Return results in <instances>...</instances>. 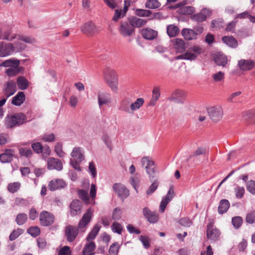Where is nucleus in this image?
Returning a JSON list of instances; mask_svg holds the SVG:
<instances>
[{
	"label": "nucleus",
	"instance_id": "nucleus-48",
	"mask_svg": "<svg viewBox=\"0 0 255 255\" xmlns=\"http://www.w3.org/2000/svg\"><path fill=\"white\" fill-rule=\"evenodd\" d=\"M120 246L117 242H115L111 245L109 253L110 255H117L119 252Z\"/></svg>",
	"mask_w": 255,
	"mask_h": 255
},
{
	"label": "nucleus",
	"instance_id": "nucleus-12",
	"mask_svg": "<svg viewBox=\"0 0 255 255\" xmlns=\"http://www.w3.org/2000/svg\"><path fill=\"white\" fill-rule=\"evenodd\" d=\"M186 97V93L181 90L173 91L168 99L176 103H183Z\"/></svg>",
	"mask_w": 255,
	"mask_h": 255
},
{
	"label": "nucleus",
	"instance_id": "nucleus-45",
	"mask_svg": "<svg viewBox=\"0 0 255 255\" xmlns=\"http://www.w3.org/2000/svg\"><path fill=\"white\" fill-rule=\"evenodd\" d=\"M19 152L20 155L25 156L27 158L30 157L33 154L32 150L26 147H20L19 149Z\"/></svg>",
	"mask_w": 255,
	"mask_h": 255
},
{
	"label": "nucleus",
	"instance_id": "nucleus-2",
	"mask_svg": "<svg viewBox=\"0 0 255 255\" xmlns=\"http://www.w3.org/2000/svg\"><path fill=\"white\" fill-rule=\"evenodd\" d=\"M143 104V99L138 98L132 102L129 98H125L121 102L120 109L128 114H133L134 111L139 109Z\"/></svg>",
	"mask_w": 255,
	"mask_h": 255
},
{
	"label": "nucleus",
	"instance_id": "nucleus-41",
	"mask_svg": "<svg viewBox=\"0 0 255 255\" xmlns=\"http://www.w3.org/2000/svg\"><path fill=\"white\" fill-rule=\"evenodd\" d=\"M27 220V216L25 213H19L16 216L15 222L17 225H23Z\"/></svg>",
	"mask_w": 255,
	"mask_h": 255
},
{
	"label": "nucleus",
	"instance_id": "nucleus-46",
	"mask_svg": "<svg viewBox=\"0 0 255 255\" xmlns=\"http://www.w3.org/2000/svg\"><path fill=\"white\" fill-rule=\"evenodd\" d=\"M245 190L244 187L237 186L234 188V192L237 198L241 199L243 197L245 194Z\"/></svg>",
	"mask_w": 255,
	"mask_h": 255
},
{
	"label": "nucleus",
	"instance_id": "nucleus-61",
	"mask_svg": "<svg viewBox=\"0 0 255 255\" xmlns=\"http://www.w3.org/2000/svg\"><path fill=\"white\" fill-rule=\"evenodd\" d=\"M22 233V230L18 229L16 230H14L9 236V240L13 241L16 239L19 235Z\"/></svg>",
	"mask_w": 255,
	"mask_h": 255
},
{
	"label": "nucleus",
	"instance_id": "nucleus-53",
	"mask_svg": "<svg viewBox=\"0 0 255 255\" xmlns=\"http://www.w3.org/2000/svg\"><path fill=\"white\" fill-rule=\"evenodd\" d=\"M111 228L114 232L117 233L118 234H121L123 227L120 223L116 222H114Z\"/></svg>",
	"mask_w": 255,
	"mask_h": 255
},
{
	"label": "nucleus",
	"instance_id": "nucleus-23",
	"mask_svg": "<svg viewBox=\"0 0 255 255\" xmlns=\"http://www.w3.org/2000/svg\"><path fill=\"white\" fill-rule=\"evenodd\" d=\"M144 216L150 223H155L159 219L158 215L156 212L151 211L145 208H144Z\"/></svg>",
	"mask_w": 255,
	"mask_h": 255
},
{
	"label": "nucleus",
	"instance_id": "nucleus-20",
	"mask_svg": "<svg viewBox=\"0 0 255 255\" xmlns=\"http://www.w3.org/2000/svg\"><path fill=\"white\" fill-rule=\"evenodd\" d=\"M43 78L47 85L55 83L57 81L56 73L52 70H48L46 71Z\"/></svg>",
	"mask_w": 255,
	"mask_h": 255
},
{
	"label": "nucleus",
	"instance_id": "nucleus-18",
	"mask_svg": "<svg viewBox=\"0 0 255 255\" xmlns=\"http://www.w3.org/2000/svg\"><path fill=\"white\" fill-rule=\"evenodd\" d=\"M71 156L72 158L70 160H75L76 162H82L84 159L83 149L80 147L73 148Z\"/></svg>",
	"mask_w": 255,
	"mask_h": 255
},
{
	"label": "nucleus",
	"instance_id": "nucleus-31",
	"mask_svg": "<svg viewBox=\"0 0 255 255\" xmlns=\"http://www.w3.org/2000/svg\"><path fill=\"white\" fill-rule=\"evenodd\" d=\"M96 248L95 244L93 242H90L86 244L83 250V255H94V253H92Z\"/></svg>",
	"mask_w": 255,
	"mask_h": 255
},
{
	"label": "nucleus",
	"instance_id": "nucleus-5",
	"mask_svg": "<svg viewBox=\"0 0 255 255\" xmlns=\"http://www.w3.org/2000/svg\"><path fill=\"white\" fill-rule=\"evenodd\" d=\"M144 169L147 174L149 180H152L156 177V165L151 157L144 156Z\"/></svg>",
	"mask_w": 255,
	"mask_h": 255
},
{
	"label": "nucleus",
	"instance_id": "nucleus-16",
	"mask_svg": "<svg viewBox=\"0 0 255 255\" xmlns=\"http://www.w3.org/2000/svg\"><path fill=\"white\" fill-rule=\"evenodd\" d=\"M213 223H210L207 226V238L212 241H216L220 235V231L217 229L213 228Z\"/></svg>",
	"mask_w": 255,
	"mask_h": 255
},
{
	"label": "nucleus",
	"instance_id": "nucleus-22",
	"mask_svg": "<svg viewBox=\"0 0 255 255\" xmlns=\"http://www.w3.org/2000/svg\"><path fill=\"white\" fill-rule=\"evenodd\" d=\"M14 155V151L10 149H6L3 153L0 155V161L2 163L11 162Z\"/></svg>",
	"mask_w": 255,
	"mask_h": 255
},
{
	"label": "nucleus",
	"instance_id": "nucleus-56",
	"mask_svg": "<svg viewBox=\"0 0 255 255\" xmlns=\"http://www.w3.org/2000/svg\"><path fill=\"white\" fill-rule=\"evenodd\" d=\"M242 222V218L240 217H233L232 220V224L236 228H239L241 226Z\"/></svg>",
	"mask_w": 255,
	"mask_h": 255
},
{
	"label": "nucleus",
	"instance_id": "nucleus-24",
	"mask_svg": "<svg viewBox=\"0 0 255 255\" xmlns=\"http://www.w3.org/2000/svg\"><path fill=\"white\" fill-rule=\"evenodd\" d=\"M214 60L217 65L225 66L227 63L228 60L226 56L221 53H217L214 56Z\"/></svg>",
	"mask_w": 255,
	"mask_h": 255
},
{
	"label": "nucleus",
	"instance_id": "nucleus-13",
	"mask_svg": "<svg viewBox=\"0 0 255 255\" xmlns=\"http://www.w3.org/2000/svg\"><path fill=\"white\" fill-rule=\"evenodd\" d=\"M119 30L120 34L123 36L125 37L130 36L133 32L134 28L129 22L123 21L121 23Z\"/></svg>",
	"mask_w": 255,
	"mask_h": 255
},
{
	"label": "nucleus",
	"instance_id": "nucleus-37",
	"mask_svg": "<svg viewBox=\"0 0 255 255\" xmlns=\"http://www.w3.org/2000/svg\"><path fill=\"white\" fill-rule=\"evenodd\" d=\"M150 181L152 182V184L146 191V194L147 195L152 194L156 190L158 186V182L157 177H154L152 180H150Z\"/></svg>",
	"mask_w": 255,
	"mask_h": 255
},
{
	"label": "nucleus",
	"instance_id": "nucleus-47",
	"mask_svg": "<svg viewBox=\"0 0 255 255\" xmlns=\"http://www.w3.org/2000/svg\"><path fill=\"white\" fill-rule=\"evenodd\" d=\"M146 7L151 9L157 8L160 6V3L157 0H149L145 4Z\"/></svg>",
	"mask_w": 255,
	"mask_h": 255
},
{
	"label": "nucleus",
	"instance_id": "nucleus-54",
	"mask_svg": "<svg viewBox=\"0 0 255 255\" xmlns=\"http://www.w3.org/2000/svg\"><path fill=\"white\" fill-rule=\"evenodd\" d=\"M247 190L251 194L255 195V181L250 180L247 184Z\"/></svg>",
	"mask_w": 255,
	"mask_h": 255
},
{
	"label": "nucleus",
	"instance_id": "nucleus-60",
	"mask_svg": "<svg viewBox=\"0 0 255 255\" xmlns=\"http://www.w3.org/2000/svg\"><path fill=\"white\" fill-rule=\"evenodd\" d=\"M122 213L119 208H115L113 212L112 219L114 220H119L121 218Z\"/></svg>",
	"mask_w": 255,
	"mask_h": 255
},
{
	"label": "nucleus",
	"instance_id": "nucleus-55",
	"mask_svg": "<svg viewBox=\"0 0 255 255\" xmlns=\"http://www.w3.org/2000/svg\"><path fill=\"white\" fill-rule=\"evenodd\" d=\"M31 147L35 152L36 153H40L42 152V145L39 142H37L31 144Z\"/></svg>",
	"mask_w": 255,
	"mask_h": 255
},
{
	"label": "nucleus",
	"instance_id": "nucleus-32",
	"mask_svg": "<svg viewBox=\"0 0 255 255\" xmlns=\"http://www.w3.org/2000/svg\"><path fill=\"white\" fill-rule=\"evenodd\" d=\"M17 84L19 89L24 90L29 86V81L23 76H19L17 79Z\"/></svg>",
	"mask_w": 255,
	"mask_h": 255
},
{
	"label": "nucleus",
	"instance_id": "nucleus-17",
	"mask_svg": "<svg viewBox=\"0 0 255 255\" xmlns=\"http://www.w3.org/2000/svg\"><path fill=\"white\" fill-rule=\"evenodd\" d=\"M47 168L49 170L56 169L60 171L63 168V165L58 159L49 157L47 159Z\"/></svg>",
	"mask_w": 255,
	"mask_h": 255
},
{
	"label": "nucleus",
	"instance_id": "nucleus-40",
	"mask_svg": "<svg viewBox=\"0 0 255 255\" xmlns=\"http://www.w3.org/2000/svg\"><path fill=\"white\" fill-rule=\"evenodd\" d=\"M157 31L152 29H144V39L152 40L154 39L157 36Z\"/></svg>",
	"mask_w": 255,
	"mask_h": 255
},
{
	"label": "nucleus",
	"instance_id": "nucleus-7",
	"mask_svg": "<svg viewBox=\"0 0 255 255\" xmlns=\"http://www.w3.org/2000/svg\"><path fill=\"white\" fill-rule=\"evenodd\" d=\"M15 52L14 44L10 42L0 41V57H5Z\"/></svg>",
	"mask_w": 255,
	"mask_h": 255
},
{
	"label": "nucleus",
	"instance_id": "nucleus-59",
	"mask_svg": "<svg viewBox=\"0 0 255 255\" xmlns=\"http://www.w3.org/2000/svg\"><path fill=\"white\" fill-rule=\"evenodd\" d=\"M211 25L212 27H222L224 25L223 20L222 18L214 19L212 20Z\"/></svg>",
	"mask_w": 255,
	"mask_h": 255
},
{
	"label": "nucleus",
	"instance_id": "nucleus-63",
	"mask_svg": "<svg viewBox=\"0 0 255 255\" xmlns=\"http://www.w3.org/2000/svg\"><path fill=\"white\" fill-rule=\"evenodd\" d=\"M58 255H71L70 248L68 246H64L58 252Z\"/></svg>",
	"mask_w": 255,
	"mask_h": 255
},
{
	"label": "nucleus",
	"instance_id": "nucleus-8",
	"mask_svg": "<svg viewBox=\"0 0 255 255\" xmlns=\"http://www.w3.org/2000/svg\"><path fill=\"white\" fill-rule=\"evenodd\" d=\"M208 113L211 119L214 122L219 121L223 116V111L222 108L220 106L209 108Z\"/></svg>",
	"mask_w": 255,
	"mask_h": 255
},
{
	"label": "nucleus",
	"instance_id": "nucleus-35",
	"mask_svg": "<svg viewBox=\"0 0 255 255\" xmlns=\"http://www.w3.org/2000/svg\"><path fill=\"white\" fill-rule=\"evenodd\" d=\"M222 41L230 47L235 48L238 45L236 39L232 36H223Z\"/></svg>",
	"mask_w": 255,
	"mask_h": 255
},
{
	"label": "nucleus",
	"instance_id": "nucleus-25",
	"mask_svg": "<svg viewBox=\"0 0 255 255\" xmlns=\"http://www.w3.org/2000/svg\"><path fill=\"white\" fill-rule=\"evenodd\" d=\"M181 34L187 40H191L197 38V34L195 31L189 28H184L181 31Z\"/></svg>",
	"mask_w": 255,
	"mask_h": 255
},
{
	"label": "nucleus",
	"instance_id": "nucleus-19",
	"mask_svg": "<svg viewBox=\"0 0 255 255\" xmlns=\"http://www.w3.org/2000/svg\"><path fill=\"white\" fill-rule=\"evenodd\" d=\"M70 213L72 216L79 215L82 208V203L78 200H75L70 204Z\"/></svg>",
	"mask_w": 255,
	"mask_h": 255
},
{
	"label": "nucleus",
	"instance_id": "nucleus-62",
	"mask_svg": "<svg viewBox=\"0 0 255 255\" xmlns=\"http://www.w3.org/2000/svg\"><path fill=\"white\" fill-rule=\"evenodd\" d=\"M78 193L80 198L83 201L87 202L89 200L87 191L83 189H80L78 191Z\"/></svg>",
	"mask_w": 255,
	"mask_h": 255
},
{
	"label": "nucleus",
	"instance_id": "nucleus-51",
	"mask_svg": "<svg viewBox=\"0 0 255 255\" xmlns=\"http://www.w3.org/2000/svg\"><path fill=\"white\" fill-rule=\"evenodd\" d=\"M54 150L59 157H62L65 156V153L63 151L61 143H57L55 145Z\"/></svg>",
	"mask_w": 255,
	"mask_h": 255
},
{
	"label": "nucleus",
	"instance_id": "nucleus-33",
	"mask_svg": "<svg viewBox=\"0 0 255 255\" xmlns=\"http://www.w3.org/2000/svg\"><path fill=\"white\" fill-rule=\"evenodd\" d=\"M111 102L110 95L107 93H99L98 94V103L100 106L106 105Z\"/></svg>",
	"mask_w": 255,
	"mask_h": 255
},
{
	"label": "nucleus",
	"instance_id": "nucleus-6",
	"mask_svg": "<svg viewBox=\"0 0 255 255\" xmlns=\"http://www.w3.org/2000/svg\"><path fill=\"white\" fill-rule=\"evenodd\" d=\"M55 221V217L50 212L42 211L39 214V223L43 227L52 225Z\"/></svg>",
	"mask_w": 255,
	"mask_h": 255
},
{
	"label": "nucleus",
	"instance_id": "nucleus-36",
	"mask_svg": "<svg viewBox=\"0 0 255 255\" xmlns=\"http://www.w3.org/2000/svg\"><path fill=\"white\" fill-rule=\"evenodd\" d=\"M239 66L242 70H248L253 67L254 64L251 61L241 60L239 61Z\"/></svg>",
	"mask_w": 255,
	"mask_h": 255
},
{
	"label": "nucleus",
	"instance_id": "nucleus-52",
	"mask_svg": "<svg viewBox=\"0 0 255 255\" xmlns=\"http://www.w3.org/2000/svg\"><path fill=\"white\" fill-rule=\"evenodd\" d=\"M213 79L215 82H219L224 79L225 73L223 72L219 71L212 75Z\"/></svg>",
	"mask_w": 255,
	"mask_h": 255
},
{
	"label": "nucleus",
	"instance_id": "nucleus-29",
	"mask_svg": "<svg viewBox=\"0 0 255 255\" xmlns=\"http://www.w3.org/2000/svg\"><path fill=\"white\" fill-rule=\"evenodd\" d=\"M160 96L159 89L158 87H154L152 91V97L147 107L155 106Z\"/></svg>",
	"mask_w": 255,
	"mask_h": 255
},
{
	"label": "nucleus",
	"instance_id": "nucleus-9",
	"mask_svg": "<svg viewBox=\"0 0 255 255\" xmlns=\"http://www.w3.org/2000/svg\"><path fill=\"white\" fill-rule=\"evenodd\" d=\"M212 14V9L205 7L202 8L200 12L193 14L191 16V19L197 22H201L205 21L207 18L210 16Z\"/></svg>",
	"mask_w": 255,
	"mask_h": 255
},
{
	"label": "nucleus",
	"instance_id": "nucleus-10",
	"mask_svg": "<svg viewBox=\"0 0 255 255\" xmlns=\"http://www.w3.org/2000/svg\"><path fill=\"white\" fill-rule=\"evenodd\" d=\"M113 189L122 199L126 198L129 194L128 190L121 183H115L113 186Z\"/></svg>",
	"mask_w": 255,
	"mask_h": 255
},
{
	"label": "nucleus",
	"instance_id": "nucleus-43",
	"mask_svg": "<svg viewBox=\"0 0 255 255\" xmlns=\"http://www.w3.org/2000/svg\"><path fill=\"white\" fill-rule=\"evenodd\" d=\"M19 67L9 68L5 70V73L8 77H14L19 74Z\"/></svg>",
	"mask_w": 255,
	"mask_h": 255
},
{
	"label": "nucleus",
	"instance_id": "nucleus-3",
	"mask_svg": "<svg viewBox=\"0 0 255 255\" xmlns=\"http://www.w3.org/2000/svg\"><path fill=\"white\" fill-rule=\"evenodd\" d=\"M104 78L107 84L114 91L118 89V77L116 72L109 67L104 70Z\"/></svg>",
	"mask_w": 255,
	"mask_h": 255
},
{
	"label": "nucleus",
	"instance_id": "nucleus-28",
	"mask_svg": "<svg viewBox=\"0 0 255 255\" xmlns=\"http://www.w3.org/2000/svg\"><path fill=\"white\" fill-rule=\"evenodd\" d=\"M128 22L134 28V27H140L143 24V20L142 18L132 16L128 18Z\"/></svg>",
	"mask_w": 255,
	"mask_h": 255
},
{
	"label": "nucleus",
	"instance_id": "nucleus-11",
	"mask_svg": "<svg viewBox=\"0 0 255 255\" xmlns=\"http://www.w3.org/2000/svg\"><path fill=\"white\" fill-rule=\"evenodd\" d=\"M3 92L5 96L4 98H6L13 95L17 90L15 83L12 80L8 81L4 85Z\"/></svg>",
	"mask_w": 255,
	"mask_h": 255
},
{
	"label": "nucleus",
	"instance_id": "nucleus-42",
	"mask_svg": "<svg viewBox=\"0 0 255 255\" xmlns=\"http://www.w3.org/2000/svg\"><path fill=\"white\" fill-rule=\"evenodd\" d=\"M20 186L21 184L19 182L10 183L7 186V190L10 193H14L19 189Z\"/></svg>",
	"mask_w": 255,
	"mask_h": 255
},
{
	"label": "nucleus",
	"instance_id": "nucleus-38",
	"mask_svg": "<svg viewBox=\"0 0 255 255\" xmlns=\"http://www.w3.org/2000/svg\"><path fill=\"white\" fill-rule=\"evenodd\" d=\"M100 228L101 227L99 225H95L86 238L87 241L89 242L94 239L98 235Z\"/></svg>",
	"mask_w": 255,
	"mask_h": 255
},
{
	"label": "nucleus",
	"instance_id": "nucleus-4",
	"mask_svg": "<svg viewBox=\"0 0 255 255\" xmlns=\"http://www.w3.org/2000/svg\"><path fill=\"white\" fill-rule=\"evenodd\" d=\"M26 117L22 113L7 116L5 119V124L7 128H11L15 126H19L25 122Z\"/></svg>",
	"mask_w": 255,
	"mask_h": 255
},
{
	"label": "nucleus",
	"instance_id": "nucleus-57",
	"mask_svg": "<svg viewBox=\"0 0 255 255\" xmlns=\"http://www.w3.org/2000/svg\"><path fill=\"white\" fill-rule=\"evenodd\" d=\"M15 52H18L23 50L25 48V45L20 41H15L14 43Z\"/></svg>",
	"mask_w": 255,
	"mask_h": 255
},
{
	"label": "nucleus",
	"instance_id": "nucleus-30",
	"mask_svg": "<svg viewBox=\"0 0 255 255\" xmlns=\"http://www.w3.org/2000/svg\"><path fill=\"white\" fill-rule=\"evenodd\" d=\"M173 44L177 52L182 53L185 49V44L184 40L180 38L174 39Z\"/></svg>",
	"mask_w": 255,
	"mask_h": 255
},
{
	"label": "nucleus",
	"instance_id": "nucleus-15",
	"mask_svg": "<svg viewBox=\"0 0 255 255\" xmlns=\"http://www.w3.org/2000/svg\"><path fill=\"white\" fill-rule=\"evenodd\" d=\"M81 30L83 33L91 36L97 32V27L92 21H88L81 26Z\"/></svg>",
	"mask_w": 255,
	"mask_h": 255
},
{
	"label": "nucleus",
	"instance_id": "nucleus-58",
	"mask_svg": "<svg viewBox=\"0 0 255 255\" xmlns=\"http://www.w3.org/2000/svg\"><path fill=\"white\" fill-rule=\"evenodd\" d=\"M184 54L185 60H195L196 59V54H194L190 49L187 50Z\"/></svg>",
	"mask_w": 255,
	"mask_h": 255
},
{
	"label": "nucleus",
	"instance_id": "nucleus-64",
	"mask_svg": "<svg viewBox=\"0 0 255 255\" xmlns=\"http://www.w3.org/2000/svg\"><path fill=\"white\" fill-rule=\"evenodd\" d=\"M246 222L249 224H253L255 222V213H249L246 218Z\"/></svg>",
	"mask_w": 255,
	"mask_h": 255
},
{
	"label": "nucleus",
	"instance_id": "nucleus-14",
	"mask_svg": "<svg viewBox=\"0 0 255 255\" xmlns=\"http://www.w3.org/2000/svg\"><path fill=\"white\" fill-rule=\"evenodd\" d=\"M174 196V192L173 189L172 187H170L166 195L163 197L161 201L159 210L161 213H163L167 205L171 200Z\"/></svg>",
	"mask_w": 255,
	"mask_h": 255
},
{
	"label": "nucleus",
	"instance_id": "nucleus-27",
	"mask_svg": "<svg viewBox=\"0 0 255 255\" xmlns=\"http://www.w3.org/2000/svg\"><path fill=\"white\" fill-rule=\"evenodd\" d=\"M20 61L18 59L11 58L6 60L0 64V67L13 68L19 67Z\"/></svg>",
	"mask_w": 255,
	"mask_h": 255
},
{
	"label": "nucleus",
	"instance_id": "nucleus-26",
	"mask_svg": "<svg viewBox=\"0 0 255 255\" xmlns=\"http://www.w3.org/2000/svg\"><path fill=\"white\" fill-rule=\"evenodd\" d=\"M25 97L23 92H19L12 99L11 104L16 106H20L25 101Z\"/></svg>",
	"mask_w": 255,
	"mask_h": 255
},
{
	"label": "nucleus",
	"instance_id": "nucleus-34",
	"mask_svg": "<svg viewBox=\"0 0 255 255\" xmlns=\"http://www.w3.org/2000/svg\"><path fill=\"white\" fill-rule=\"evenodd\" d=\"M230 207V203L226 199L221 200L218 207V212L220 214H222L227 211Z\"/></svg>",
	"mask_w": 255,
	"mask_h": 255
},
{
	"label": "nucleus",
	"instance_id": "nucleus-39",
	"mask_svg": "<svg viewBox=\"0 0 255 255\" xmlns=\"http://www.w3.org/2000/svg\"><path fill=\"white\" fill-rule=\"evenodd\" d=\"M179 32V29L175 25L170 24L167 27V33L168 35L171 37L176 36Z\"/></svg>",
	"mask_w": 255,
	"mask_h": 255
},
{
	"label": "nucleus",
	"instance_id": "nucleus-50",
	"mask_svg": "<svg viewBox=\"0 0 255 255\" xmlns=\"http://www.w3.org/2000/svg\"><path fill=\"white\" fill-rule=\"evenodd\" d=\"M27 232L33 237L38 236L40 233V228L37 226L30 227Z\"/></svg>",
	"mask_w": 255,
	"mask_h": 255
},
{
	"label": "nucleus",
	"instance_id": "nucleus-44",
	"mask_svg": "<svg viewBox=\"0 0 255 255\" xmlns=\"http://www.w3.org/2000/svg\"><path fill=\"white\" fill-rule=\"evenodd\" d=\"M15 34H12L10 30H6L4 32L2 31V39L7 41H12L16 38Z\"/></svg>",
	"mask_w": 255,
	"mask_h": 255
},
{
	"label": "nucleus",
	"instance_id": "nucleus-21",
	"mask_svg": "<svg viewBox=\"0 0 255 255\" xmlns=\"http://www.w3.org/2000/svg\"><path fill=\"white\" fill-rule=\"evenodd\" d=\"M66 185L65 182L62 179H56L50 181L48 188L51 191L56 190L64 188Z\"/></svg>",
	"mask_w": 255,
	"mask_h": 255
},
{
	"label": "nucleus",
	"instance_id": "nucleus-49",
	"mask_svg": "<svg viewBox=\"0 0 255 255\" xmlns=\"http://www.w3.org/2000/svg\"><path fill=\"white\" fill-rule=\"evenodd\" d=\"M195 11L194 8L191 6H186L180 9V13L183 14H191Z\"/></svg>",
	"mask_w": 255,
	"mask_h": 255
},
{
	"label": "nucleus",
	"instance_id": "nucleus-1",
	"mask_svg": "<svg viewBox=\"0 0 255 255\" xmlns=\"http://www.w3.org/2000/svg\"><path fill=\"white\" fill-rule=\"evenodd\" d=\"M93 212L91 208L88 209L79 221L78 227L70 224L65 227L64 235L68 242H73L79 233H83L85 232L86 227L91 220Z\"/></svg>",
	"mask_w": 255,
	"mask_h": 255
}]
</instances>
